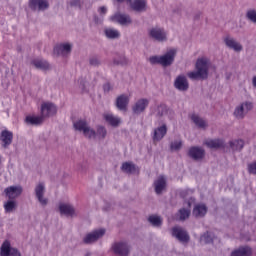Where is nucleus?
Wrapping results in <instances>:
<instances>
[{
  "instance_id": "obj_2",
  "label": "nucleus",
  "mask_w": 256,
  "mask_h": 256,
  "mask_svg": "<svg viewBox=\"0 0 256 256\" xmlns=\"http://www.w3.org/2000/svg\"><path fill=\"white\" fill-rule=\"evenodd\" d=\"M111 251L116 256L131 255V244L127 240H118L111 245Z\"/></svg>"
},
{
  "instance_id": "obj_50",
  "label": "nucleus",
  "mask_w": 256,
  "mask_h": 256,
  "mask_svg": "<svg viewBox=\"0 0 256 256\" xmlns=\"http://www.w3.org/2000/svg\"><path fill=\"white\" fill-rule=\"evenodd\" d=\"M104 93H109V91H113V86H111V83H105L103 85Z\"/></svg>"
},
{
  "instance_id": "obj_45",
  "label": "nucleus",
  "mask_w": 256,
  "mask_h": 256,
  "mask_svg": "<svg viewBox=\"0 0 256 256\" xmlns=\"http://www.w3.org/2000/svg\"><path fill=\"white\" fill-rule=\"evenodd\" d=\"M181 147H183V142H181V141H174L170 144V149H172L174 151H179V149H181Z\"/></svg>"
},
{
  "instance_id": "obj_43",
  "label": "nucleus",
  "mask_w": 256,
  "mask_h": 256,
  "mask_svg": "<svg viewBox=\"0 0 256 256\" xmlns=\"http://www.w3.org/2000/svg\"><path fill=\"white\" fill-rule=\"evenodd\" d=\"M41 195H45V184L44 183H39L35 187V196L41 197Z\"/></svg>"
},
{
  "instance_id": "obj_51",
  "label": "nucleus",
  "mask_w": 256,
  "mask_h": 256,
  "mask_svg": "<svg viewBox=\"0 0 256 256\" xmlns=\"http://www.w3.org/2000/svg\"><path fill=\"white\" fill-rule=\"evenodd\" d=\"M70 6L71 7H79V9H81V0H71Z\"/></svg>"
},
{
  "instance_id": "obj_23",
  "label": "nucleus",
  "mask_w": 256,
  "mask_h": 256,
  "mask_svg": "<svg viewBox=\"0 0 256 256\" xmlns=\"http://www.w3.org/2000/svg\"><path fill=\"white\" fill-rule=\"evenodd\" d=\"M60 215H66V217H75V208L70 204L59 205Z\"/></svg>"
},
{
  "instance_id": "obj_58",
  "label": "nucleus",
  "mask_w": 256,
  "mask_h": 256,
  "mask_svg": "<svg viewBox=\"0 0 256 256\" xmlns=\"http://www.w3.org/2000/svg\"><path fill=\"white\" fill-rule=\"evenodd\" d=\"M117 1V3H131V1H133V0H116Z\"/></svg>"
},
{
  "instance_id": "obj_39",
  "label": "nucleus",
  "mask_w": 256,
  "mask_h": 256,
  "mask_svg": "<svg viewBox=\"0 0 256 256\" xmlns=\"http://www.w3.org/2000/svg\"><path fill=\"white\" fill-rule=\"evenodd\" d=\"M178 213L179 221H186V219H189V217H191V210L186 208H181Z\"/></svg>"
},
{
  "instance_id": "obj_16",
  "label": "nucleus",
  "mask_w": 256,
  "mask_h": 256,
  "mask_svg": "<svg viewBox=\"0 0 256 256\" xmlns=\"http://www.w3.org/2000/svg\"><path fill=\"white\" fill-rule=\"evenodd\" d=\"M0 141L3 149H9L11 143H13V132L9 130H3L0 133Z\"/></svg>"
},
{
  "instance_id": "obj_63",
  "label": "nucleus",
  "mask_w": 256,
  "mask_h": 256,
  "mask_svg": "<svg viewBox=\"0 0 256 256\" xmlns=\"http://www.w3.org/2000/svg\"><path fill=\"white\" fill-rule=\"evenodd\" d=\"M0 163H1V157H0Z\"/></svg>"
},
{
  "instance_id": "obj_9",
  "label": "nucleus",
  "mask_w": 256,
  "mask_h": 256,
  "mask_svg": "<svg viewBox=\"0 0 256 256\" xmlns=\"http://www.w3.org/2000/svg\"><path fill=\"white\" fill-rule=\"evenodd\" d=\"M103 235H105V229L95 230L91 233L86 234V236L83 238V243L85 245H91L92 243H96V241H99V239H101Z\"/></svg>"
},
{
  "instance_id": "obj_53",
  "label": "nucleus",
  "mask_w": 256,
  "mask_h": 256,
  "mask_svg": "<svg viewBox=\"0 0 256 256\" xmlns=\"http://www.w3.org/2000/svg\"><path fill=\"white\" fill-rule=\"evenodd\" d=\"M99 13H100V15H105L107 13V7L101 6L99 8Z\"/></svg>"
},
{
  "instance_id": "obj_25",
  "label": "nucleus",
  "mask_w": 256,
  "mask_h": 256,
  "mask_svg": "<svg viewBox=\"0 0 256 256\" xmlns=\"http://www.w3.org/2000/svg\"><path fill=\"white\" fill-rule=\"evenodd\" d=\"M204 145L209 149H221V147H225V142L221 139H211L205 141Z\"/></svg>"
},
{
  "instance_id": "obj_11",
  "label": "nucleus",
  "mask_w": 256,
  "mask_h": 256,
  "mask_svg": "<svg viewBox=\"0 0 256 256\" xmlns=\"http://www.w3.org/2000/svg\"><path fill=\"white\" fill-rule=\"evenodd\" d=\"M53 115H57V106L51 102H46L41 105V116L43 119L45 117H53Z\"/></svg>"
},
{
  "instance_id": "obj_32",
  "label": "nucleus",
  "mask_w": 256,
  "mask_h": 256,
  "mask_svg": "<svg viewBox=\"0 0 256 256\" xmlns=\"http://www.w3.org/2000/svg\"><path fill=\"white\" fill-rule=\"evenodd\" d=\"M17 207H18V204L16 200L8 199V201L4 203L5 213H13V211L17 210Z\"/></svg>"
},
{
  "instance_id": "obj_40",
  "label": "nucleus",
  "mask_w": 256,
  "mask_h": 256,
  "mask_svg": "<svg viewBox=\"0 0 256 256\" xmlns=\"http://www.w3.org/2000/svg\"><path fill=\"white\" fill-rule=\"evenodd\" d=\"M82 133L86 139H95V137H97V132L94 129H91L90 126H88Z\"/></svg>"
},
{
  "instance_id": "obj_13",
  "label": "nucleus",
  "mask_w": 256,
  "mask_h": 256,
  "mask_svg": "<svg viewBox=\"0 0 256 256\" xmlns=\"http://www.w3.org/2000/svg\"><path fill=\"white\" fill-rule=\"evenodd\" d=\"M28 7L31 11H45L49 9V2L47 0H29Z\"/></svg>"
},
{
  "instance_id": "obj_48",
  "label": "nucleus",
  "mask_w": 256,
  "mask_h": 256,
  "mask_svg": "<svg viewBox=\"0 0 256 256\" xmlns=\"http://www.w3.org/2000/svg\"><path fill=\"white\" fill-rule=\"evenodd\" d=\"M185 205H186V209L191 210V207L193 206V204H195V198L190 197L188 200H185Z\"/></svg>"
},
{
  "instance_id": "obj_34",
  "label": "nucleus",
  "mask_w": 256,
  "mask_h": 256,
  "mask_svg": "<svg viewBox=\"0 0 256 256\" xmlns=\"http://www.w3.org/2000/svg\"><path fill=\"white\" fill-rule=\"evenodd\" d=\"M104 34L107 39H119V37H121V33H119V30L113 28H106L104 30Z\"/></svg>"
},
{
  "instance_id": "obj_14",
  "label": "nucleus",
  "mask_w": 256,
  "mask_h": 256,
  "mask_svg": "<svg viewBox=\"0 0 256 256\" xmlns=\"http://www.w3.org/2000/svg\"><path fill=\"white\" fill-rule=\"evenodd\" d=\"M153 186L156 195H162L165 189H167V178L160 175L158 179L154 181Z\"/></svg>"
},
{
  "instance_id": "obj_18",
  "label": "nucleus",
  "mask_w": 256,
  "mask_h": 256,
  "mask_svg": "<svg viewBox=\"0 0 256 256\" xmlns=\"http://www.w3.org/2000/svg\"><path fill=\"white\" fill-rule=\"evenodd\" d=\"M118 111H127L129 106V96L127 94H121L116 98L115 103Z\"/></svg>"
},
{
  "instance_id": "obj_24",
  "label": "nucleus",
  "mask_w": 256,
  "mask_h": 256,
  "mask_svg": "<svg viewBox=\"0 0 256 256\" xmlns=\"http://www.w3.org/2000/svg\"><path fill=\"white\" fill-rule=\"evenodd\" d=\"M166 135H167V125L163 124L162 126L154 130L153 141L154 142L161 141V139H163V137H165Z\"/></svg>"
},
{
  "instance_id": "obj_28",
  "label": "nucleus",
  "mask_w": 256,
  "mask_h": 256,
  "mask_svg": "<svg viewBox=\"0 0 256 256\" xmlns=\"http://www.w3.org/2000/svg\"><path fill=\"white\" fill-rule=\"evenodd\" d=\"M231 256H251V247L242 246L234 250Z\"/></svg>"
},
{
  "instance_id": "obj_57",
  "label": "nucleus",
  "mask_w": 256,
  "mask_h": 256,
  "mask_svg": "<svg viewBox=\"0 0 256 256\" xmlns=\"http://www.w3.org/2000/svg\"><path fill=\"white\" fill-rule=\"evenodd\" d=\"M80 87L81 89H85V80L83 79L80 80Z\"/></svg>"
},
{
  "instance_id": "obj_8",
  "label": "nucleus",
  "mask_w": 256,
  "mask_h": 256,
  "mask_svg": "<svg viewBox=\"0 0 256 256\" xmlns=\"http://www.w3.org/2000/svg\"><path fill=\"white\" fill-rule=\"evenodd\" d=\"M4 193L8 199L15 201V199H18V197H21V195L23 194V186H9L4 189Z\"/></svg>"
},
{
  "instance_id": "obj_22",
  "label": "nucleus",
  "mask_w": 256,
  "mask_h": 256,
  "mask_svg": "<svg viewBox=\"0 0 256 256\" xmlns=\"http://www.w3.org/2000/svg\"><path fill=\"white\" fill-rule=\"evenodd\" d=\"M121 171L127 175H133L135 173H139V167L133 164V162H124L122 163Z\"/></svg>"
},
{
  "instance_id": "obj_35",
  "label": "nucleus",
  "mask_w": 256,
  "mask_h": 256,
  "mask_svg": "<svg viewBox=\"0 0 256 256\" xmlns=\"http://www.w3.org/2000/svg\"><path fill=\"white\" fill-rule=\"evenodd\" d=\"M191 121H193V123L200 129H205V127H207V122H205L203 118L199 117V115L192 114Z\"/></svg>"
},
{
  "instance_id": "obj_5",
  "label": "nucleus",
  "mask_w": 256,
  "mask_h": 256,
  "mask_svg": "<svg viewBox=\"0 0 256 256\" xmlns=\"http://www.w3.org/2000/svg\"><path fill=\"white\" fill-rule=\"evenodd\" d=\"M110 21H112V23H118V25H121L122 27H128V25L133 23V20L129 14H123L121 12H116L113 14L110 17Z\"/></svg>"
},
{
  "instance_id": "obj_55",
  "label": "nucleus",
  "mask_w": 256,
  "mask_h": 256,
  "mask_svg": "<svg viewBox=\"0 0 256 256\" xmlns=\"http://www.w3.org/2000/svg\"><path fill=\"white\" fill-rule=\"evenodd\" d=\"M199 19H201V12H197V13L194 15V21H199Z\"/></svg>"
},
{
  "instance_id": "obj_15",
  "label": "nucleus",
  "mask_w": 256,
  "mask_h": 256,
  "mask_svg": "<svg viewBox=\"0 0 256 256\" xmlns=\"http://www.w3.org/2000/svg\"><path fill=\"white\" fill-rule=\"evenodd\" d=\"M224 43L228 49H232L236 53H241V51H243V45H241V43L231 36H226L224 38Z\"/></svg>"
},
{
  "instance_id": "obj_46",
  "label": "nucleus",
  "mask_w": 256,
  "mask_h": 256,
  "mask_svg": "<svg viewBox=\"0 0 256 256\" xmlns=\"http://www.w3.org/2000/svg\"><path fill=\"white\" fill-rule=\"evenodd\" d=\"M149 61L151 65H161V56H151Z\"/></svg>"
},
{
  "instance_id": "obj_19",
  "label": "nucleus",
  "mask_w": 256,
  "mask_h": 256,
  "mask_svg": "<svg viewBox=\"0 0 256 256\" xmlns=\"http://www.w3.org/2000/svg\"><path fill=\"white\" fill-rule=\"evenodd\" d=\"M130 7L132 11H136L137 13H143L144 11H147V1L145 0L131 1Z\"/></svg>"
},
{
  "instance_id": "obj_6",
  "label": "nucleus",
  "mask_w": 256,
  "mask_h": 256,
  "mask_svg": "<svg viewBox=\"0 0 256 256\" xmlns=\"http://www.w3.org/2000/svg\"><path fill=\"white\" fill-rule=\"evenodd\" d=\"M172 237H175L180 243H189L191 241L189 233L182 227H173Z\"/></svg>"
},
{
  "instance_id": "obj_30",
  "label": "nucleus",
  "mask_w": 256,
  "mask_h": 256,
  "mask_svg": "<svg viewBox=\"0 0 256 256\" xmlns=\"http://www.w3.org/2000/svg\"><path fill=\"white\" fill-rule=\"evenodd\" d=\"M215 239V234L211 231H206L200 236V241L205 245H211Z\"/></svg>"
},
{
  "instance_id": "obj_31",
  "label": "nucleus",
  "mask_w": 256,
  "mask_h": 256,
  "mask_svg": "<svg viewBox=\"0 0 256 256\" xmlns=\"http://www.w3.org/2000/svg\"><path fill=\"white\" fill-rule=\"evenodd\" d=\"M31 64L34 65L36 69H40L41 71H47V69H49V62L45 60L35 59L32 60Z\"/></svg>"
},
{
  "instance_id": "obj_20",
  "label": "nucleus",
  "mask_w": 256,
  "mask_h": 256,
  "mask_svg": "<svg viewBox=\"0 0 256 256\" xmlns=\"http://www.w3.org/2000/svg\"><path fill=\"white\" fill-rule=\"evenodd\" d=\"M208 208L205 204H197L194 206L192 215L196 219H201L207 215Z\"/></svg>"
},
{
  "instance_id": "obj_29",
  "label": "nucleus",
  "mask_w": 256,
  "mask_h": 256,
  "mask_svg": "<svg viewBox=\"0 0 256 256\" xmlns=\"http://www.w3.org/2000/svg\"><path fill=\"white\" fill-rule=\"evenodd\" d=\"M106 123H109L111 127H119L121 124V119L119 117H115L113 114H106L104 116Z\"/></svg>"
},
{
  "instance_id": "obj_7",
  "label": "nucleus",
  "mask_w": 256,
  "mask_h": 256,
  "mask_svg": "<svg viewBox=\"0 0 256 256\" xmlns=\"http://www.w3.org/2000/svg\"><path fill=\"white\" fill-rule=\"evenodd\" d=\"M0 256H21V252L11 247V242L5 240L0 247Z\"/></svg>"
},
{
  "instance_id": "obj_36",
  "label": "nucleus",
  "mask_w": 256,
  "mask_h": 256,
  "mask_svg": "<svg viewBox=\"0 0 256 256\" xmlns=\"http://www.w3.org/2000/svg\"><path fill=\"white\" fill-rule=\"evenodd\" d=\"M169 112V109L167 108V104H159L156 107V117L158 119H161V117H163L164 115H167V113Z\"/></svg>"
},
{
  "instance_id": "obj_47",
  "label": "nucleus",
  "mask_w": 256,
  "mask_h": 256,
  "mask_svg": "<svg viewBox=\"0 0 256 256\" xmlns=\"http://www.w3.org/2000/svg\"><path fill=\"white\" fill-rule=\"evenodd\" d=\"M36 199H38L40 205L42 207H46V205L49 203V199L45 198L44 195L36 196Z\"/></svg>"
},
{
  "instance_id": "obj_4",
  "label": "nucleus",
  "mask_w": 256,
  "mask_h": 256,
  "mask_svg": "<svg viewBox=\"0 0 256 256\" xmlns=\"http://www.w3.org/2000/svg\"><path fill=\"white\" fill-rule=\"evenodd\" d=\"M206 152L201 146H192L187 151V157L192 161H203L205 159Z\"/></svg>"
},
{
  "instance_id": "obj_37",
  "label": "nucleus",
  "mask_w": 256,
  "mask_h": 256,
  "mask_svg": "<svg viewBox=\"0 0 256 256\" xmlns=\"http://www.w3.org/2000/svg\"><path fill=\"white\" fill-rule=\"evenodd\" d=\"M148 221L153 227H161V225H163V219L161 216L151 215L148 217Z\"/></svg>"
},
{
  "instance_id": "obj_33",
  "label": "nucleus",
  "mask_w": 256,
  "mask_h": 256,
  "mask_svg": "<svg viewBox=\"0 0 256 256\" xmlns=\"http://www.w3.org/2000/svg\"><path fill=\"white\" fill-rule=\"evenodd\" d=\"M73 127L75 131L83 133L89 127V124L87 123V120H77L73 123Z\"/></svg>"
},
{
  "instance_id": "obj_26",
  "label": "nucleus",
  "mask_w": 256,
  "mask_h": 256,
  "mask_svg": "<svg viewBox=\"0 0 256 256\" xmlns=\"http://www.w3.org/2000/svg\"><path fill=\"white\" fill-rule=\"evenodd\" d=\"M229 147L230 149L235 152V151H243V148L245 147V142L241 139L238 140H231L229 142Z\"/></svg>"
},
{
  "instance_id": "obj_42",
  "label": "nucleus",
  "mask_w": 256,
  "mask_h": 256,
  "mask_svg": "<svg viewBox=\"0 0 256 256\" xmlns=\"http://www.w3.org/2000/svg\"><path fill=\"white\" fill-rule=\"evenodd\" d=\"M246 18L248 19V21H251V23H254V25H256V10H248L246 12Z\"/></svg>"
},
{
  "instance_id": "obj_54",
  "label": "nucleus",
  "mask_w": 256,
  "mask_h": 256,
  "mask_svg": "<svg viewBox=\"0 0 256 256\" xmlns=\"http://www.w3.org/2000/svg\"><path fill=\"white\" fill-rule=\"evenodd\" d=\"M103 211H110L111 210V204L106 203L105 206H103Z\"/></svg>"
},
{
  "instance_id": "obj_52",
  "label": "nucleus",
  "mask_w": 256,
  "mask_h": 256,
  "mask_svg": "<svg viewBox=\"0 0 256 256\" xmlns=\"http://www.w3.org/2000/svg\"><path fill=\"white\" fill-rule=\"evenodd\" d=\"M114 65H127V59L124 58L122 60L114 59L113 61Z\"/></svg>"
},
{
  "instance_id": "obj_56",
  "label": "nucleus",
  "mask_w": 256,
  "mask_h": 256,
  "mask_svg": "<svg viewBox=\"0 0 256 256\" xmlns=\"http://www.w3.org/2000/svg\"><path fill=\"white\" fill-rule=\"evenodd\" d=\"M173 13H176L177 15H181V8H175L173 10Z\"/></svg>"
},
{
  "instance_id": "obj_49",
  "label": "nucleus",
  "mask_w": 256,
  "mask_h": 256,
  "mask_svg": "<svg viewBox=\"0 0 256 256\" xmlns=\"http://www.w3.org/2000/svg\"><path fill=\"white\" fill-rule=\"evenodd\" d=\"M241 105L244 106L245 113H249V111L253 109V104L251 102H245V103H242Z\"/></svg>"
},
{
  "instance_id": "obj_60",
  "label": "nucleus",
  "mask_w": 256,
  "mask_h": 256,
  "mask_svg": "<svg viewBox=\"0 0 256 256\" xmlns=\"http://www.w3.org/2000/svg\"><path fill=\"white\" fill-rule=\"evenodd\" d=\"M252 85L256 88V76L252 79Z\"/></svg>"
},
{
  "instance_id": "obj_41",
  "label": "nucleus",
  "mask_w": 256,
  "mask_h": 256,
  "mask_svg": "<svg viewBox=\"0 0 256 256\" xmlns=\"http://www.w3.org/2000/svg\"><path fill=\"white\" fill-rule=\"evenodd\" d=\"M96 137H99V139H105L107 137V128H105V126H98Z\"/></svg>"
},
{
  "instance_id": "obj_12",
  "label": "nucleus",
  "mask_w": 256,
  "mask_h": 256,
  "mask_svg": "<svg viewBox=\"0 0 256 256\" xmlns=\"http://www.w3.org/2000/svg\"><path fill=\"white\" fill-rule=\"evenodd\" d=\"M147 107H149V99L141 98L132 106V113H134V115H141V113H145Z\"/></svg>"
},
{
  "instance_id": "obj_17",
  "label": "nucleus",
  "mask_w": 256,
  "mask_h": 256,
  "mask_svg": "<svg viewBox=\"0 0 256 256\" xmlns=\"http://www.w3.org/2000/svg\"><path fill=\"white\" fill-rule=\"evenodd\" d=\"M174 87L178 91H188L189 82L187 81V77L185 75H179L174 81Z\"/></svg>"
},
{
  "instance_id": "obj_3",
  "label": "nucleus",
  "mask_w": 256,
  "mask_h": 256,
  "mask_svg": "<svg viewBox=\"0 0 256 256\" xmlns=\"http://www.w3.org/2000/svg\"><path fill=\"white\" fill-rule=\"evenodd\" d=\"M148 37L152 39V41L165 43V41H167V31H165V28L154 26L148 29Z\"/></svg>"
},
{
  "instance_id": "obj_61",
  "label": "nucleus",
  "mask_w": 256,
  "mask_h": 256,
  "mask_svg": "<svg viewBox=\"0 0 256 256\" xmlns=\"http://www.w3.org/2000/svg\"><path fill=\"white\" fill-rule=\"evenodd\" d=\"M84 256H91V252H86Z\"/></svg>"
},
{
  "instance_id": "obj_10",
  "label": "nucleus",
  "mask_w": 256,
  "mask_h": 256,
  "mask_svg": "<svg viewBox=\"0 0 256 256\" xmlns=\"http://www.w3.org/2000/svg\"><path fill=\"white\" fill-rule=\"evenodd\" d=\"M177 56V50L171 49L164 55L160 56L162 67H171L175 63V57Z\"/></svg>"
},
{
  "instance_id": "obj_44",
  "label": "nucleus",
  "mask_w": 256,
  "mask_h": 256,
  "mask_svg": "<svg viewBox=\"0 0 256 256\" xmlns=\"http://www.w3.org/2000/svg\"><path fill=\"white\" fill-rule=\"evenodd\" d=\"M89 65H91V67H99L101 60L97 56H92L89 58Z\"/></svg>"
},
{
  "instance_id": "obj_59",
  "label": "nucleus",
  "mask_w": 256,
  "mask_h": 256,
  "mask_svg": "<svg viewBox=\"0 0 256 256\" xmlns=\"http://www.w3.org/2000/svg\"><path fill=\"white\" fill-rule=\"evenodd\" d=\"M94 22L99 25V23H101V19H99V17L95 16L94 17Z\"/></svg>"
},
{
  "instance_id": "obj_38",
  "label": "nucleus",
  "mask_w": 256,
  "mask_h": 256,
  "mask_svg": "<svg viewBox=\"0 0 256 256\" xmlns=\"http://www.w3.org/2000/svg\"><path fill=\"white\" fill-rule=\"evenodd\" d=\"M245 115H247V112H245V108L242 104L235 108L234 117H236V119H244Z\"/></svg>"
},
{
  "instance_id": "obj_1",
  "label": "nucleus",
  "mask_w": 256,
  "mask_h": 256,
  "mask_svg": "<svg viewBox=\"0 0 256 256\" xmlns=\"http://www.w3.org/2000/svg\"><path fill=\"white\" fill-rule=\"evenodd\" d=\"M196 71H192L188 73L189 79L193 81H205L209 77V64L207 63V59L198 58L195 64Z\"/></svg>"
},
{
  "instance_id": "obj_62",
  "label": "nucleus",
  "mask_w": 256,
  "mask_h": 256,
  "mask_svg": "<svg viewBox=\"0 0 256 256\" xmlns=\"http://www.w3.org/2000/svg\"><path fill=\"white\" fill-rule=\"evenodd\" d=\"M180 197H185V196L183 195V192L180 193Z\"/></svg>"
},
{
  "instance_id": "obj_27",
  "label": "nucleus",
  "mask_w": 256,
  "mask_h": 256,
  "mask_svg": "<svg viewBox=\"0 0 256 256\" xmlns=\"http://www.w3.org/2000/svg\"><path fill=\"white\" fill-rule=\"evenodd\" d=\"M44 118L42 116H26L25 124L26 125H42Z\"/></svg>"
},
{
  "instance_id": "obj_21",
  "label": "nucleus",
  "mask_w": 256,
  "mask_h": 256,
  "mask_svg": "<svg viewBox=\"0 0 256 256\" xmlns=\"http://www.w3.org/2000/svg\"><path fill=\"white\" fill-rule=\"evenodd\" d=\"M73 49V46L69 43L60 44L58 46H55L54 53L55 55H69Z\"/></svg>"
}]
</instances>
